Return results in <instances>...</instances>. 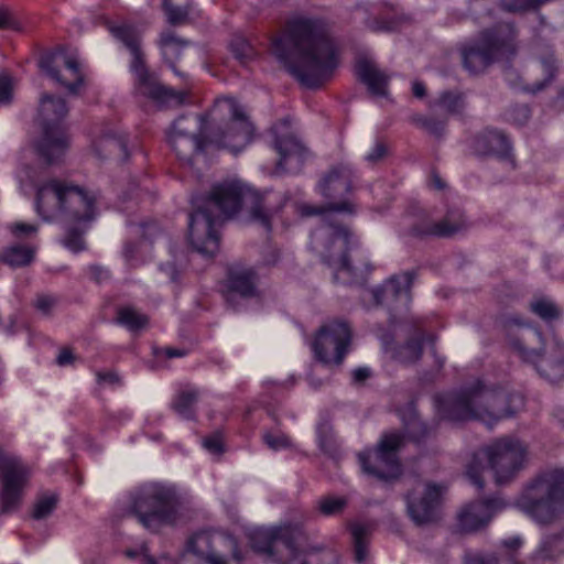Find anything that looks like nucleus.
Here are the masks:
<instances>
[{
	"instance_id": "1",
	"label": "nucleus",
	"mask_w": 564,
	"mask_h": 564,
	"mask_svg": "<svg viewBox=\"0 0 564 564\" xmlns=\"http://www.w3.org/2000/svg\"><path fill=\"white\" fill-rule=\"evenodd\" d=\"M194 204L196 208L191 213L188 221L189 241L199 253L208 258L219 248L216 227L221 215L229 218L243 208L251 223L270 231L272 218L284 205L280 194L260 193L241 182L217 184L202 203Z\"/></svg>"
},
{
	"instance_id": "2",
	"label": "nucleus",
	"mask_w": 564,
	"mask_h": 564,
	"mask_svg": "<svg viewBox=\"0 0 564 564\" xmlns=\"http://www.w3.org/2000/svg\"><path fill=\"white\" fill-rule=\"evenodd\" d=\"M271 52L306 88L322 86L339 63L327 23L305 14L289 18L283 33L272 39Z\"/></svg>"
},
{
	"instance_id": "3",
	"label": "nucleus",
	"mask_w": 564,
	"mask_h": 564,
	"mask_svg": "<svg viewBox=\"0 0 564 564\" xmlns=\"http://www.w3.org/2000/svg\"><path fill=\"white\" fill-rule=\"evenodd\" d=\"M436 414L441 420L499 421L513 415L523 406V397L503 388H487L479 381L458 392L434 397Z\"/></svg>"
},
{
	"instance_id": "4",
	"label": "nucleus",
	"mask_w": 564,
	"mask_h": 564,
	"mask_svg": "<svg viewBox=\"0 0 564 564\" xmlns=\"http://www.w3.org/2000/svg\"><path fill=\"white\" fill-rule=\"evenodd\" d=\"M354 212V205L349 200L328 203L318 207L308 205L302 207L304 216H322L323 226L312 232L311 245L333 270L334 282L343 284L352 283L357 276L356 268L350 264L347 257L348 251L352 250L357 242L352 234L336 221L334 213L352 214Z\"/></svg>"
},
{
	"instance_id": "5",
	"label": "nucleus",
	"mask_w": 564,
	"mask_h": 564,
	"mask_svg": "<svg viewBox=\"0 0 564 564\" xmlns=\"http://www.w3.org/2000/svg\"><path fill=\"white\" fill-rule=\"evenodd\" d=\"M301 536L296 527H276L256 533L252 546L272 564H339L338 555L330 550L300 549Z\"/></svg>"
},
{
	"instance_id": "6",
	"label": "nucleus",
	"mask_w": 564,
	"mask_h": 564,
	"mask_svg": "<svg viewBox=\"0 0 564 564\" xmlns=\"http://www.w3.org/2000/svg\"><path fill=\"white\" fill-rule=\"evenodd\" d=\"M182 497L167 484L148 482L131 494V512L148 530L174 525L181 516Z\"/></svg>"
},
{
	"instance_id": "7",
	"label": "nucleus",
	"mask_w": 564,
	"mask_h": 564,
	"mask_svg": "<svg viewBox=\"0 0 564 564\" xmlns=\"http://www.w3.org/2000/svg\"><path fill=\"white\" fill-rule=\"evenodd\" d=\"M516 507L539 523H550L564 512V468L540 473L527 484Z\"/></svg>"
},
{
	"instance_id": "8",
	"label": "nucleus",
	"mask_w": 564,
	"mask_h": 564,
	"mask_svg": "<svg viewBox=\"0 0 564 564\" xmlns=\"http://www.w3.org/2000/svg\"><path fill=\"white\" fill-rule=\"evenodd\" d=\"M517 36V29L511 22L485 29L462 51L465 68L470 74H478L497 61L514 56L518 46Z\"/></svg>"
},
{
	"instance_id": "9",
	"label": "nucleus",
	"mask_w": 564,
	"mask_h": 564,
	"mask_svg": "<svg viewBox=\"0 0 564 564\" xmlns=\"http://www.w3.org/2000/svg\"><path fill=\"white\" fill-rule=\"evenodd\" d=\"M508 340L511 348L524 360L536 365L539 371L547 378L564 377V343L554 338V348L547 359H540L543 347L542 334L519 317L512 316L506 321Z\"/></svg>"
},
{
	"instance_id": "10",
	"label": "nucleus",
	"mask_w": 564,
	"mask_h": 564,
	"mask_svg": "<svg viewBox=\"0 0 564 564\" xmlns=\"http://www.w3.org/2000/svg\"><path fill=\"white\" fill-rule=\"evenodd\" d=\"M67 113L68 107L65 99L48 93L41 95L36 116L41 137L36 143V149L48 164L59 161L68 147L64 122Z\"/></svg>"
},
{
	"instance_id": "11",
	"label": "nucleus",
	"mask_w": 564,
	"mask_h": 564,
	"mask_svg": "<svg viewBox=\"0 0 564 564\" xmlns=\"http://www.w3.org/2000/svg\"><path fill=\"white\" fill-rule=\"evenodd\" d=\"M109 31L132 55L131 69L137 78L138 91L158 102L182 105L185 94L162 86L145 67L143 54L140 50V31L130 24L110 25Z\"/></svg>"
},
{
	"instance_id": "12",
	"label": "nucleus",
	"mask_w": 564,
	"mask_h": 564,
	"mask_svg": "<svg viewBox=\"0 0 564 564\" xmlns=\"http://www.w3.org/2000/svg\"><path fill=\"white\" fill-rule=\"evenodd\" d=\"M62 216L69 223L62 240L64 247L73 252L85 248L83 235L87 224L95 217V198L77 186H65Z\"/></svg>"
},
{
	"instance_id": "13",
	"label": "nucleus",
	"mask_w": 564,
	"mask_h": 564,
	"mask_svg": "<svg viewBox=\"0 0 564 564\" xmlns=\"http://www.w3.org/2000/svg\"><path fill=\"white\" fill-rule=\"evenodd\" d=\"M215 110L229 116V121L208 134V142L217 148L237 153L245 149L252 139L253 127L238 102L230 97L218 99Z\"/></svg>"
},
{
	"instance_id": "14",
	"label": "nucleus",
	"mask_w": 564,
	"mask_h": 564,
	"mask_svg": "<svg viewBox=\"0 0 564 564\" xmlns=\"http://www.w3.org/2000/svg\"><path fill=\"white\" fill-rule=\"evenodd\" d=\"M205 115H188L176 118L166 130V140L177 159L191 164L194 155L205 148L208 135Z\"/></svg>"
},
{
	"instance_id": "15",
	"label": "nucleus",
	"mask_w": 564,
	"mask_h": 564,
	"mask_svg": "<svg viewBox=\"0 0 564 564\" xmlns=\"http://www.w3.org/2000/svg\"><path fill=\"white\" fill-rule=\"evenodd\" d=\"M402 445L400 433L384 434L376 449L358 454L362 471L384 481L398 478L401 475L398 452Z\"/></svg>"
},
{
	"instance_id": "16",
	"label": "nucleus",
	"mask_w": 564,
	"mask_h": 564,
	"mask_svg": "<svg viewBox=\"0 0 564 564\" xmlns=\"http://www.w3.org/2000/svg\"><path fill=\"white\" fill-rule=\"evenodd\" d=\"M30 476L29 467L21 458L0 448V511L10 513L21 503Z\"/></svg>"
},
{
	"instance_id": "17",
	"label": "nucleus",
	"mask_w": 564,
	"mask_h": 564,
	"mask_svg": "<svg viewBox=\"0 0 564 564\" xmlns=\"http://www.w3.org/2000/svg\"><path fill=\"white\" fill-rule=\"evenodd\" d=\"M496 482L501 485L512 479L524 466L527 446L519 440L503 437L492 443L486 449Z\"/></svg>"
},
{
	"instance_id": "18",
	"label": "nucleus",
	"mask_w": 564,
	"mask_h": 564,
	"mask_svg": "<svg viewBox=\"0 0 564 564\" xmlns=\"http://www.w3.org/2000/svg\"><path fill=\"white\" fill-rule=\"evenodd\" d=\"M351 340V328L345 321L324 324L312 344L315 358L324 365H340Z\"/></svg>"
},
{
	"instance_id": "19",
	"label": "nucleus",
	"mask_w": 564,
	"mask_h": 564,
	"mask_svg": "<svg viewBox=\"0 0 564 564\" xmlns=\"http://www.w3.org/2000/svg\"><path fill=\"white\" fill-rule=\"evenodd\" d=\"M39 65L50 78L66 87L70 94H76L84 83L77 54L65 47L42 55Z\"/></svg>"
},
{
	"instance_id": "20",
	"label": "nucleus",
	"mask_w": 564,
	"mask_h": 564,
	"mask_svg": "<svg viewBox=\"0 0 564 564\" xmlns=\"http://www.w3.org/2000/svg\"><path fill=\"white\" fill-rule=\"evenodd\" d=\"M416 271H405L389 278L382 285L372 290V297L378 305L394 308L397 304L406 305L411 301V286Z\"/></svg>"
},
{
	"instance_id": "21",
	"label": "nucleus",
	"mask_w": 564,
	"mask_h": 564,
	"mask_svg": "<svg viewBox=\"0 0 564 564\" xmlns=\"http://www.w3.org/2000/svg\"><path fill=\"white\" fill-rule=\"evenodd\" d=\"M503 508L505 503L499 498L476 500L458 513V528L464 533L476 532L487 527Z\"/></svg>"
},
{
	"instance_id": "22",
	"label": "nucleus",
	"mask_w": 564,
	"mask_h": 564,
	"mask_svg": "<svg viewBox=\"0 0 564 564\" xmlns=\"http://www.w3.org/2000/svg\"><path fill=\"white\" fill-rule=\"evenodd\" d=\"M442 495V487L435 484L425 486L421 494L415 491L406 497L408 513L417 525L429 524L436 520V508Z\"/></svg>"
},
{
	"instance_id": "23",
	"label": "nucleus",
	"mask_w": 564,
	"mask_h": 564,
	"mask_svg": "<svg viewBox=\"0 0 564 564\" xmlns=\"http://www.w3.org/2000/svg\"><path fill=\"white\" fill-rule=\"evenodd\" d=\"M218 541L224 539H213L207 533L193 535L178 564H229L227 557L217 550Z\"/></svg>"
},
{
	"instance_id": "24",
	"label": "nucleus",
	"mask_w": 564,
	"mask_h": 564,
	"mask_svg": "<svg viewBox=\"0 0 564 564\" xmlns=\"http://www.w3.org/2000/svg\"><path fill=\"white\" fill-rule=\"evenodd\" d=\"M274 149L279 154L276 173H297L307 156L306 148L293 134L275 137Z\"/></svg>"
},
{
	"instance_id": "25",
	"label": "nucleus",
	"mask_w": 564,
	"mask_h": 564,
	"mask_svg": "<svg viewBox=\"0 0 564 564\" xmlns=\"http://www.w3.org/2000/svg\"><path fill=\"white\" fill-rule=\"evenodd\" d=\"M354 169L348 163H338L330 167L318 184L321 194L328 199L346 200L345 196L351 191Z\"/></svg>"
},
{
	"instance_id": "26",
	"label": "nucleus",
	"mask_w": 564,
	"mask_h": 564,
	"mask_svg": "<svg viewBox=\"0 0 564 564\" xmlns=\"http://www.w3.org/2000/svg\"><path fill=\"white\" fill-rule=\"evenodd\" d=\"M65 186V184L52 180L37 188L35 207L43 220L51 221L62 216Z\"/></svg>"
},
{
	"instance_id": "27",
	"label": "nucleus",
	"mask_w": 564,
	"mask_h": 564,
	"mask_svg": "<svg viewBox=\"0 0 564 564\" xmlns=\"http://www.w3.org/2000/svg\"><path fill=\"white\" fill-rule=\"evenodd\" d=\"M473 150L477 155L495 156L499 160H509L511 156V144L507 135L492 128H487L474 137Z\"/></svg>"
},
{
	"instance_id": "28",
	"label": "nucleus",
	"mask_w": 564,
	"mask_h": 564,
	"mask_svg": "<svg viewBox=\"0 0 564 564\" xmlns=\"http://www.w3.org/2000/svg\"><path fill=\"white\" fill-rule=\"evenodd\" d=\"M257 275L250 268H231L227 280L226 301L235 306L237 297L249 299L257 295Z\"/></svg>"
},
{
	"instance_id": "29",
	"label": "nucleus",
	"mask_w": 564,
	"mask_h": 564,
	"mask_svg": "<svg viewBox=\"0 0 564 564\" xmlns=\"http://www.w3.org/2000/svg\"><path fill=\"white\" fill-rule=\"evenodd\" d=\"M464 214L459 209H451L440 221H430L414 227L416 235H432L437 237H452L466 229Z\"/></svg>"
},
{
	"instance_id": "30",
	"label": "nucleus",
	"mask_w": 564,
	"mask_h": 564,
	"mask_svg": "<svg viewBox=\"0 0 564 564\" xmlns=\"http://www.w3.org/2000/svg\"><path fill=\"white\" fill-rule=\"evenodd\" d=\"M358 78L373 96L386 97L389 76L369 59L360 58L356 65Z\"/></svg>"
},
{
	"instance_id": "31",
	"label": "nucleus",
	"mask_w": 564,
	"mask_h": 564,
	"mask_svg": "<svg viewBox=\"0 0 564 564\" xmlns=\"http://www.w3.org/2000/svg\"><path fill=\"white\" fill-rule=\"evenodd\" d=\"M538 63L543 78L535 80L532 85L522 86V89L528 93L538 94L544 90L553 83L558 73V63L550 46L541 48L538 54Z\"/></svg>"
},
{
	"instance_id": "32",
	"label": "nucleus",
	"mask_w": 564,
	"mask_h": 564,
	"mask_svg": "<svg viewBox=\"0 0 564 564\" xmlns=\"http://www.w3.org/2000/svg\"><path fill=\"white\" fill-rule=\"evenodd\" d=\"M93 149L96 158L99 160H104L112 154H118L122 161L128 159L126 139L115 132L105 133L94 142Z\"/></svg>"
},
{
	"instance_id": "33",
	"label": "nucleus",
	"mask_w": 564,
	"mask_h": 564,
	"mask_svg": "<svg viewBox=\"0 0 564 564\" xmlns=\"http://www.w3.org/2000/svg\"><path fill=\"white\" fill-rule=\"evenodd\" d=\"M159 44L165 62L169 63L175 74L183 76V74L176 70L174 62L180 58L182 50L187 46L189 42L178 37L173 31L169 30L162 32Z\"/></svg>"
},
{
	"instance_id": "34",
	"label": "nucleus",
	"mask_w": 564,
	"mask_h": 564,
	"mask_svg": "<svg viewBox=\"0 0 564 564\" xmlns=\"http://www.w3.org/2000/svg\"><path fill=\"white\" fill-rule=\"evenodd\" d=\"M352 545L354 558L357 564H364L368 558V544L371 534V527L366 523L354 522L349 525Z\"/></svg>"
},
{
	"instance_id": "35",
	"label": "nucleus",
	"mask_w": 564,
	"mask_h": 564,
	"mask_svg": "<svg viewBox=\"0 0 564 564\" xmlns=\"http://www.w3.org/2000/svg\"><path fill=\"white\" fill-rule=\"evenodd\" d=\"M35 256V249L20 243L4 248L0 253V260L11 268L29 265Z\"/></svg>"
},
{
	"instance_id": "36",
	"label": "nucleus",
	"mask_w": 564,
	"mask_h": 564,
	"mask_svg": "<svg viewBox=\"0 0 564 564\" xmlns=\"http://www.w3.org/2000/svg\"><path fill=\"white\" fill-rule=\"evenodd\" d=\"M423 332L419 326H415L413 336L395 350L394 357L403 364L417 361L423 352Z\"/></svg>"
},
{
	"instance_id": "37",
	"label": "nucleus",
	"mask_w": 564,
	"mask_h": 564,
	"mask_svg": "<svg viewBox=\"0 0 564 564\" xmlns=\"http://www.w3.org/2000/svg\"><path fill=\"white\" fill-rule=\"evenodd\" d=\"M530 311L544 322H553L561 317L562 311L550 297L536 296L529 304Z\"/></svg>"
},
{
	"instance_id": "38",
	"label": "nucleus",
	"mask_w": 564,
	"mask_h": 564,
	"mask_svg": "<svg viewBox=\"0 0 564 564\" xmlns=\"http://www.w3.org/2000/svg\"><path fill=\"white\" fill-rule=\"evenodd\" d=\"M198 401V392L196 390L181 391L174 399L172 408L174 411L186 420L195 417V405Z\"/></svg>"
},
{
	"instance_id": "39",
	"label": "nucleus",
	"mask_w": 564,
	"mask_h": 564,
	"mask_svg": "<svg viewBox=\"0 0 564 564\" xmlns=\"http://www.w3.org/2000/svg\"><path fill=\"white\" fill-rule=\"evenodd\" d=\"M167 22L173 25L186 21L189 11V0H163Z\"/></svg>"
},
{
	"instance_id": "40",
	"label": "nucleus",
	"mask_w": 564,
	"mask_h": 564,
	"mask_svg": "<svg viewBox=\"0 0 564 564\" xmlns=\"http://www.w3.org/2000/svg\"><path fill=\"white\" fill-rule=\"evenodd\" d=\"M117 322L131 332H137L147 326L148 316L133 307H122L118 311Z\"/></svg>"
},
{
	"instance_id": "41",
	"label": "nucleus",
	"mask_w": 564,
	"mask_h": 564,
	"mask_svg": "<svg viewBox=\"0 0 564 564\" xmlns=\"http://www.w3.org/2000/svg\"><path fill=\"white\" fill-rule=\"evenodd\" d=\"M411 121L435 138H442L445 133L446 121L443 119L414 115L412 116Z\"/></svg>"
},
{
	"instance_id": "42",
	"label": "nucleus",
	"mask_w": 564,
	"mask_h": 564,
	"mask_svg": "<svg viewBox=\"0 0 564 564\" xmlns=\"http://www.w3.org/2000/svg\"><path fill=\"white\" fill-rule=\"evenodd\" d=\"M433 105L454 115L462 111L465 102L462 94L457 91H443Z\"/></svg>"
},
{
	"instance_id": "43",
	"label": "nucleus",
	"mask_w": 564,
	"mask_h": 564,
	"mask_svg": "<svg viewBox=\"0 0 564 564\" xmlns=\"http://www.w3.org/2000/svg\"><path fill=\"white\" fill-rule=\"evenodd\" d=\"M317 443L322 452L328 455H335L337 445L333 435L332 426L328 423H321L316 429Z\"/></svg>"
},
{
	"instance_id": "44",
	"label": "nucleus",
	"mask_w": 564,
	"mask_h": 564,
	"mask_svg": "<svg viewBox=\"0 0 564 564\" xmlns=\"http://www.w3.org/2000/svg\"><path fill=\"white\" fill-rule=\"evenodd\" d=\"M550 0H500L499 7L502 11L509 13H520L534 10Z\"/></svg>"
},
{
	"instance_id": "45",
	"label": "nucleus",
	"mask_w": 564,
	"mask_h": 564,
	"mask_svg": "<svg viewBox=\"0 0 564 564\" xmlns=\"http://www.w3.org/2000/svg\"><path fill=\"white\" fill-rule=\"evenodd\" d=\"M405 432L414 442H421L430 435L431 429L416 415L405 423Z\"/></svg>"
},
{
	"instance_id": "46",
	"label": "nucleus",
	"mask_w": 564,
	"mask_h": 564,
	"mask_svg": "<svg viewBox=\"0 0 564 564\" xmlns=\"http://www.w3.org/2000/svg\"><path fill=\"white\" fill-rule=\"evenodd\" d=\"M57 497L55 495H43L34 505L33 518L42 520L47 518L56 508Z\"/></svg>"
},
{
	"instance_id": "47",
	"label": "nucleus",
	"mask_w": 564,
	"mask_h": 564,
	"mask_svg": "<svg viewBox=\"0 0 564 564\" xmlns=\"http://www.w3.org/2000/svg\"><path fill=\"white\" fill-rule=\"evenodd\" d=\"M347 505L343 497H324L319 500V510L325 516H335L340 513Z\"/></svg>"
},
{
	"instance_id": "48",
	"label": "nucleus",
	"mask_w": 564,
	"mask_h": 564,
	"mask_svg": "<svg viewBox=\"0 0 564 564\" xmlns=\"http://www.w3.org/2000/svg\"><path fill=\"white\" fill-rule=\"evenodd\" d=\"M231 52L241 63H246L254 55V50L243 37H236L230 43Z\"/></svg>"
},
{
	"instance_id": "49",
	"label": "nucleus",
	"mask_w": 564,
	"mask_h": 564,
	"mask_svg": "<svg viewBox=\"0 0 564 564\" xmlns=\"http://www.w3.org/2000/svg\"><path fill=\"white\" fill-rule=\"evenodd\" d=\"M561 538L557 535L546 536L535 551V557L540 560H549L555 556L556 546Z\"/></svg>"
},
{
	"instance_id": "50",
	"label": "nucleus",
	"mask_w": 564,
	"mask_h": 564,
	"mask_svg": "<svg viewBox=\"0 0 564 564\" xmlns=\"http://www.w3.org/2000/svg\"><path fill=\"white\" fill-rule=\"evenodd\" d=\"M491 4L490 0H469V12L477 21L484 20L486 17L491 18Z\"/></svg>"
},
{
	"instance_id": "51",
	"label": "nucleus",
	"mask_w": 564,
	"mask_h": 564,
	"mask_svg": "<svg viewBox=\"0 0 564 564\" xmlns=\"http://www.w3.org/2000/svg\"><path fill=\"white\" fill-rule=\"evenodd\" d=\"M262 438L265 445L273 451L284 449L291 446L290 438L283 433L265 432Z\"/></svg>"
},
{
	"instance_id": "52",
	"label": "nucleus",
	"mask_w": 564,
	"mask_h": 564,
	"mask_svg": "<svg viewBox=\"0 0 564 564\" xmlns=\"http://www.w3.org/2000/svg\"><path fill=\"white\" fill-rule=\"evenodd\" d=\"M508 120L518 126H523L531 117V110L527 105H514L507 111Z\"/></svg>"
},
{
	"instance_id": "53",
	"label": "nucleus",
	"mask_w": 564,
	"mask_h": 564,
	"mask_svg": "<svg viewBox=\"0 0 564 564\" xmlns=\"http://www.w3.org/2000/svg\"><path fill=\"white\" fill-rule=\"evenodd\" d=\"M482 470L484 467L481 465V460L478 458V456L475 455L469 465L467 466L466 474L470 481L480 489L484 487V480L481 477Z\"/></svg>"
},
{
	"instance_id": "54",
	"label": "nucleus",
	"mask_w": 564,
	"mask_h": 564,
	"mask_svg": "<svg viewBox=\"0 0 564 564\" xmlns=\"http://www.w3.org/2000/svg\"><path fill=\"white\" fill-rule=\"evenodd\" d=\"M57 303V299L51 294H39L34 300V307L43 315L48 316Z\"/></svg>"
},
{
	"instance_id": "55",
	"label": "nucleus",
	"mask_w": 564,
	"mask_h": 564,
	"mask_svg": "<svg viewBox=\"0 0 564 564\" xmlns=\"http://www.w3.org/2000/svg\"><path fill=\"white\" fill-rule=\"evenodd\" d=\"M13 99V83L8 75L0 76V106L10 105Z\"/></svg>"
},
{
	"instance_id": "56",
	"label": "nucleus",
	"mask_w": 564,
	"mask_h": 564,
	"mask_svg": "<svg viewBox=\"0 0 564 564\" xmlns=\"http://www.w3.org/2000/svg\"><path fill=\"white\" fill-rule=\"evenodd\" d=\"M388 153V147L382 141L377 140L371 150L365 155L368 164L375 165L380 162Z\"/></svg>"
},
{
	"instance_id": "57",
	"label": "nucleus",
	"mask_w": 564,
	"mask_h": 564,
	"mask_svg": "<svg viewBox=\"0 0 564 564\" xmlns=\"http://www.w3.org/2000/svg\"><path fill=\"white\" fill-rule=\"evenodd\" d=\"M0 29L22 30L21 23L17 20L14 14L3 7H0Z\"/></svg>"
},
{
	"instance_id": "58",
	"label": "nucleus",
	"mask_w": 564,
	"mask_h": 564,
	"mask_svg": "<svg viewBox=\"0 0 564 564\" xmlns=\"http://www.w3.org/2000/svg\"><path fill=\"white\" fill-rule=\"evenodd\" d=\"M203 446L210 454L219 455L223 453V440L219 433H214L203 440Z\"/></svg>"
},
{
	"instance_id": "59",
	"label": "nucleus",
	"mask_w": 564,
	"mask_h": 564,
	"mask_svg": "<svg viewBox=\"0 0 564 564\" xmlns=\"http://www.w3.org/2000/svg\"><path fill=\"white\" fill-rule=\"evenodd\" d=\"M9 229L17 238H22L35 234L37 226L19 221L9 225Z\"/></svg>"
},
{
	"instance_id": "60",
	"label": "nucleus",
	"mask_w": 564,
	"mask_h": 564,
	"mask_svg": "<svg viewBox=\"0 0 564 564\" xmlns=\"http://www.w3.org/2000/svg\"><path fill=\"white\" fill-rule=\"evenodd\" d=\"M367 26L372 31L389 32L397 28L395 20H379L377 18L366 21Z\"/></svg>"
},
{
	"instance_id": "61",
	"label": "nucleus",
	"mask_w": 564,
	"mask_h": 564,
	"mask_svg": "<svg viewBox=\"0 0 564 564\" xmlns=\"http://www.w3.org/2000/svg\"><path fill=\"white\" fill-rule=\"evenodd\" d=\"M88 270L90 278L97 283H102L110 278L109 271L104 267L90 265Z\"/></svg>"
},
{
	"instance_id": "62",
	"label": "nucleus",
	"mask_w": 564,
	"mask_h": 564,
	"mask_svg": "<svg viewBox=\"0 0 564 564\" xmlns=\"http://www.w3.org/2000/svg\"><path fill=\"white\" fill-rule=\"evenodd\" d=\"M153 352L155 357L164 356L166 358H180L186 355V350L172 347L154 348Z\"/></svg>"
},
{
	"instance_id": "63",
	"label": "nucleus",
	"mask_w": 564,
	"mask_h": 564,
	"mask_svg": "<svg viewBox=\"0 0 564 564\" xmlns=\"http://www.w3.org/2000/svg\"><path fill=\"white\" fill-rule=\"evenodd\" d=\"M371 376V370L368 367H359L352 371V381L355 383H362Z\"/></svg>"
},
{
	"instance_id": "64",
	"label": "nucleus",
	"mask_w": 564,
	"mask_h": 564,
	"mask_svg": "<svg viewBox=\"0 0 564 564\" xmlns=\"http://www.w3.org/2000/svg\"><path fill=\"white\" fill-rule=\"evenodd\" d=\"M74 360V355L69 349H62L57 356L56 362L58 366L70 365Z\"/></svg>"
}]
</instances>
